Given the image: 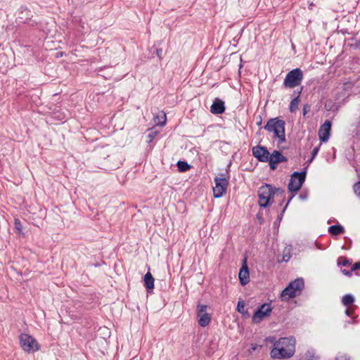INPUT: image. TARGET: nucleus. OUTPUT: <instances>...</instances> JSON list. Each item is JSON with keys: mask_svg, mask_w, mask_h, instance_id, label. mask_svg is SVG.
I'll return each instance as SVG.
<instances>
[{"mask_svg": "<svg viewBox=\"0 0 360 360\" xmlns=\"http://www.w3.org/2000/svg\"><path fill=\"white\" fill-rule=\"evenodd\" d=\"M252 349H253V350H255V349H256V347H252Z\"/></svg>", "mask_w": 360, "mask_h": 360, "instance_id": "obj_40", "label": "nucleus"}, {"mask_svg": "<svg viewBox=\"0 0 360 360\" xmlns=\"http://www.w3.org/2000/svg\"><path fill=\"white\" fill-rule=\"evenodd\" d=\"M257 193L259 206L266 207L272 198L275 195H281L282 197L284 191L281 188H274L271 185L265 184L259 187Z\"/></svg>", "mask_w": 360, "mask_h": 360, "instance_id": "obj_3", "label": "nucleus"}, {"mask_svg": "<svg viewBox=\"0 0 360 360\" xmlns=\"http://www.w3.org/2000/svg\"><path fill=\"white\" fill-rule=\"evenodd\" d=\"M300 360H316L314 353L311 351H307L300 357Z\"/></svg>", "mask_w": 360, "mask_h": 360, "instance_id": "obj_24", "label": "nucleus"}, {"mask_svg": "<svg viewBox=\"0 0 360 360\" xmlns=\"http://www.w3.org/2000/svg\"><path fill=\"white\" fill-rule=\"evenodd\" d=\"M166 113L163 111L160 112L157 115L154 117V122L157 125L162 127L166 124Z\"/></svg>", "mask_w": 360, "mask_h": 360, "instance_id": "obj_17", "label": "nucleus"}, {"mask_svg": "<svg viewBox=\"0 0 360 360\" xmlns=\"http://www.w3.org/2000/svg\"><path fill=\"white\" fill-rule=\"evenodd\" d=\"M354 297L350 294L345 295V296H343V297L342 299V302L345 306H348V305L352 304L354 302Z\"/></svg>", "mask_w": 360, "mask_h": 360, "instance_id": "obj_23", "label": "nucleus"}, {"mask_svg": "<svg viewBox=\"0 0 360 360\" xmlns=\"http://www.w3.org/2000/svg\"><path fill=\"white\" fill-rule=\"evenodd\" d=\"M285 126V121L279 119L278 117H274L269 119L264 128L269 132L274 133L273 138L278 139V143H283L286 140Z\"/></svg>", "mask_w": 360, "mask_h": 360, "instance_id": "obj_2", "label": "nucleus"}, {"mask_svg": "<svg viewBox=\"0 0 360 360\" xmlns=\"http://www.w3.org/2000/svg\"><path fill=\"white\" fill-rule=\"evenodd\" d=\"M293 196H294V195H292L289 198V200H288V202H287L286 206L289 204V202H290V200L292 199Z\"/></svg>", "mask_w": 360, "mask_h": 360, "instance_id": "obj_35", "label": "nucleus"}, {"mask_svg": "<svg viewBox=\"0 0 360 360\" xmlns=\"http://www.w3.org/2000/svg\"><path fill=\"white\" fill-rule=\"evenodd\" d=\"M244 308H245L244 301H238V305H237V311L240 314H243Z\"/></svg>", "mask_w": 360, "mask_h": 360, "instance_id": "obj_26", "label": "nucleus"}, {"mask_svg": "<svg viewBox=\"0 0 360 360\" xmlns=\"http://www.w3.org/2000/svg\"><path fill=\"white\" fill-rule=\"evenodd\" d=\"M215 186L213 188L214 197L221 198L226 191L228 180L224 177H216L214 179Z\"/></svg>", "mask_w": 360, "mask_h": 360, "instance_id": "obj_8", "label": "nucleus"}, {"mask_svg": "<svg viewBox=\"0 0 360 360\" xmlns=\"http://www.w3.org/2000/svg\"><path fill=\"white\" fill-rule=\"evenodd\" d=\"M207 306L205 304H199L198 306V316L207 314Z\"/></svg>", "mask_w": 360, "mask_h": 360, "instance_id": "obj_25", "label": "nucleus"}, {"mask_svg": "<svg viewBox=\"0 0 360 360\" xmlns=\"http://www.w3.org/2000/svg\"><path fill=\"white\" fill-rule=\"evenodd\" d=\"M303 79V72L300 68L290 70L286 75L283 85L287 88H295L299 86Z\"/></svg>", "mask_w": 360, "mask_h": 360, "instance_id": "obj_5", "label": "nucleus"}, {"mask_svg": "<svg viewBox=\"0 0 360 360\" xmlns=\"http://www.w3.org/2000/svg\"><path fill=\"white\" fill-rule=\"evenodd\" d=\"M331 129V123L330 121H326L323 125L321 126L319 131V139L322 142L328 141L330 137V131Z\"/></svg>", "mask_w": 360, "mask_h": 360, "instance_id": "obj_12", "label": "nucleus"}, {"mask_svg": "<svg viewBox=\"0 0 360 360\" xmlns=\"http://www.w3.org/2000/svg\"><path fill=\"white\" fill-rule=\"evenodd\" d=\"M319 150V147H315L311 152V158L310 162L316 156Z\"/></svg>", "mask_w": 360, "mask_h": 360, "instance_id": "obj_30", "label": "nucleus"}, {"mask_svg": "<svg viewBox=\"0 0 360 360\" xmlns=\"http://www.w3.org/2000/svg\"><path fill=\"white\" fill-rule=\"evenodd\" d=\"M19 340L21 347L27 352H34L39 349L37 340L32 336L27 333L20 334Z\"/></svg>", "mask_w": 360, "mask_h": 360, "instance_id": "obj_6", "label": "nucleus"}, {"mask_svg": "<svg viewBox=\"0 0 360 360\" xmlns=\"http://www.w3.org/2000/svg\"><path fill=\"white\" fill-rule=\"evenodd\" d=\"M353 188L355 194L360 198V181L356 183L354 185Z\"/></svg>", "mask_w": 360, "mask_h": 360, "instance_id": "obj_27", "label": "nucleus"}, {"mask_svg": "<svg viewBox=\"0 0 360 360\" xmlns=\"http://www.w3.org/2000/svg\"><path fill=\"white\" fill-rule=\"evenodd\" d=\"M304 115H306V110L305 108L304 109V112H303Z\"/></svg>", "mask_w": 360, "mask_h": 360, "instance_id": "obj_38", "label": "nucleus"}, {"mask_svg": "<svg viewBox=\"0 0 360 360\" xmlns=\"http://www.w3.org/2000/svg\"><path fill=\"white\" fill-rule=\"evenodd\" d=\"M295 351V338H281L278 340L275 341L270 354L273 359H288L294 355Z\"/></svg>", "mask_w": 360, "mask_h": 360, "instance_id": "obj_1", "label": "nucleus"}, {"mask_svg": "<svg viewBox=\"0 0 360 360\" xmlns=\"http://www.w3.org/2000/svg\"><path fill=\"white\" fill-rule=\"evenodd\" d=\"M300 104V98L297 96L296 98H293L289 106V110L290 112H295L298 109V105Z\"/></svg>", "mask_w": 360, "mask_h": 360, "instance_id": "obj_20", "label": "nucleus"}, {"mask_svg": "<svg viewBox=\"0 0 360 360\" xmlns=\"http://www.w3.org/2000/svg\"><path fill=\"white\" fill-rule=\"evenodd\" d=\"M224 110V103L222 101L216 98L210 107L211 112L217 115L223 113Z\"/></svg>", "mask_w": 360, "mask_h": 360, "instance_id": "obj_14", "label": "nucleus"}, {"mask_svg": "<svg viewBox=\"0 0 360 360\" xmlns=\"http://www.w3.org/2000/svg\"><path fill=\"white\" fill-rule=\"evenodd\" d=\"M306 172H295L288 184V190L290 192H297L300 189L306 179Z\"/></svg>", "mask_w": 360, "mask_h": 360, "instance_id": "obj_7", "label": "nucleus"}, {"mask_svg": "<svg viewBox=\"0 0 360 360\" xmlns=\"http://www.w3.org/2000/svg\"><path fill=\"white\" fill-rule=\"evenodd\" d=\"M345 313L347 315L350 316V314H352V311L350 309H347L345 311Z\"/></svg>", "mask_w": 360, "mask_h": 360, "instance_id": "obj_34", "label": "nucleus"}, {"mask_svg": "<svg viewBox=\"0 0 360 360\" xmlns=\"http://www.w3.org/2000/svg\"><path fill=\"white\" fill-rule=\"evenodd\" d=\"M198 317H199L198 323L202 327L207 326L210 322L211 318H210V316L207 313L203 314L202 315H201Z\"/></svg>", "mask_w": 360, "mask_h": 360, "instance_id": "obj_19", "label": "nucleus"}, {"mask_svg": "<svg viewBox=\"0 0 360 360\" xmlns=\"http://www.w3.org/2000/svg\"><path fill=\"white\" fill-rule=\"evenodd\" d=\"M144 285L147 290L154 288V278L150 272H147L144 276Z\"/></svg>", "mask_w": 360, "mask_h": 360, "instance_id": "obj_16", "label": "nucleus"}, {"mask_svg": "<svg viewBox=\"0 0 360 360\" xmlns=\"http://www.w3.org/2000/svg\"><path fill=\"white\" fill-rule=\"evenodd\" d=\"M287 158L282 155L280 151L274 150L271 154L269 153V163L270 168L273 170L276 169L277 165L280 162H286Z\"/></svg>", "mask_w": 360, "mask_h": 360, "instance_id": "obj_11", "label": "nucleus"}, {"mask_svg": "<svg viewBox=\"0 0 360 360\" xmlns=\"http://www.w3.org/2000/svg\"><path fill=\"white\" fill-rule=\"evenodd\" d=\"M159 131L155 130L154 128H151L150 129H148V135H147V138H148V143H151L153 139H155V137L158 134Z\"/></svg>", "mask_w": 360, "mask_h": 360, "instance_id": "obj_22", "label": "nucleus"}, {"mask_svg": "<svg viewBox=\"0 0 360 360\" xmlns=\"http://www.w3.org/2000/svg\"><path fill=\"white\" fill-rule=\"evenodd\" d=\"M249 269L246 264V260H244V264L240 269L238 277L242 285H246L250 281Z\"/></svg>", "mask_w": 360, "mask_h": 360, "instance_id": "obj_13", "label": "nucleus"}, {"mask_svg": "<svg viewBox=\"0 0 360 360\" xmlns=\"http://www.w3.org/2000/svg\"><path fill=\"white\" fill-rule=\"evenodd\" d=\"M335 360H349V359L347 357L346 355L340 354L336 357Z\"/></svg>", "mask_w": 360, "mask_h": 360, "instance_id": "obj_31", "label": "nucleus"}, {"mask_svg": "<svg viewBox=\"0 0 360 360\" xmlns=\"http://www.w3.org/2000/svg\"><path fill=\"white\" fill-rule=\"evenodd\" d=\"M156 54L158 56V58L160 59H161L162 58V49H158L156 50Z\"/></svg>", "mask_w": 360, "mask_h": 360, "instance_id": "obj_33", "label": "nucleus"}, {"mask_svg": "<svg viewBox=\"0 0 360 360\" xmlns=\"http://www.w3.org/2000/svg\"><path fill=\"white\" fill-rule=\"evenodd\" d=\"M14 227L20 233L22 231V225H21L20 221L18 219H15Z\"/></svg>", "mask_w": 360, "mask_h": 360, "instance_id": "obj_28", "label": "nucleus"}, {"mask_svg": "<svg viewBox=\"0 0 360 360\" xmlns=\"http://www.w3.org/2000/svg\"><path fill=\"white\" fill-rule=\"evenodd\" d=\"M338 262L340 264H342L344 266H347L349 264V262L345 257H340Z\"/></svg>", "mask_w": 360, "mask_h": 360, "instance_id": "obj_29", "label": "nucleus"}, {"mask_svg": "<svg viewBox=\"0 0 360 360\" xmlns=\"http://www.w3.org/2000/svg\"><path fill=\"white\" fill-rule=\"evenodd\" d=\"M300 198H302V199H304V198H305V197H304V196H302V195L300 196Z\"/></svg>", "mask_w": 360, "mask_h": 360, "instance_id": "obj_39", "label": "nucleus"}, {"mask_svg": "<svg viewBox=\"0 0 360 360\" xmlns=\"http://www.w3.org/2000/svg\"><path fill=\"white\" fill-rule=\"evenodd\" d=\"M252 155L259 161L267 162L269 160V152L266 147L257 146H254L252 149Z\"/></svg>", "mask_w": 360, "mask_h": 360, "instance_id": "obj_10", "label": "nucleus"}, {"mask_svg": "<svg viewBox=\"0 0 360 360\" xmlns=\"http://www.w3.org/2000/svg\"><path fill=\"white\" fill-rule=\"evenodd\" d=\"M342 272L345 274H347L348 275L349 274V272L347 271L346 270H343Z\"/></svg>", "mask_w": 360, "mask_h": 360, "instance_id": "obj_37", "label": "nucleus"}, {"mask_svg": "<svg viewBox=\"0 0 360 360\" xmlns=\"http://www.w3.org/2000/svg\"><path fill=\"white\" fill-rule=\"evenodd\" d=\"M176 165L179 171L181 172H186L191 167V166L186 162L184 161H179Z\"/></svg>", "mask_w": 360, "mask_h": 360, "instance_id": "obj_21", "label": "nucleus"}, {"mask_svg": "<svg viewBox=\"0 0 360 360\" xmlns=\"http://www.w3.org/2000/svg\"><path fill=\"white\" fill-rule=\"evenodd\" d=\"M352 271H355L360 269V262H356L352 266Z\"/></svg>", "mask_w": 360, "mask_h": 360, "instance_id": "obj_32", "label": "nucleus"}, {"mask_svg": "<svg viewBox=\"0 0 360 360\" xmlns=\"http://www.w3.org/2000/svg\"><path fill=\"white\" fill-rule=\"evenodd\" d=\"M32 16V15L30 10L23 6L20 7L18 15L20 22H25L27 20L31 19Z\"/></svg>", "mask_w": 360, "mask_h": 360, "instance_id": "obj_15", "label": "nucleus"}, {"mask_svg": "<svg viewBox=\"0 0 360 360\" xmlns=\"http://www.w3.org/2000/svg\"><path fill=\"white\" fill-rule=\"evenodd\" d=\"M285 257H286V256L283 257V261H288L289 259V257L287 259Z\"/></svg>", "mask_w": 360, "mask_h": 360, "instance_id": "obj_36", "label": "nucleus"}, {"mask_svg": "<svg viewBox=\"0 0 360 360\" xmlns=\"http://www.w3.org/2000/svg\"><path fill=\"white\" fill-rule=\"evenodd\" d=\"M272 308L269 304L264 303L259 307L252 316V322L255 323H260L265 317L270 315Z\"/></svg>", "mask_w": 360, "mask_h": 360, "instance_id": "obj_9", "label": "nucleus"}, {"mask_svg": "<svg viewBox=\"0 0 360 360\" xmlns=\"http://www.w3.org/2000/svg\"><path fill=\"white\" fill-rule=\"evenodd\" d=\"M304 285L302 278H297L290 282L281 294L282 300L288 301L290 298L299 295L304 288Z\"/></svg>", "mask_w": 360, "mask_h": 360, "instance_id": "obj_4", "label": "nucleus"}, {"mask_svg": "<svg viewBox=\"0 0 360 360\" xmlns=\"http://www.w3.org/2000/svg\"><path fill=\"white\" fill-rule=\"evenodd\" d=\"M344 228L341 225H333L328 229V232L333 236H338L344 233Z\"/></svg>", "mask_w": 360, "mask_h": 360, "instance_id": "obj_18", "label": "nucleus"}, {"mask_svg": "<svg viewBox=\"0 0 360 360\" xmlns=\"http://www.w3.org/2000/svg\"><path fill=\"white\" fill-rule=\"evenodd\" d=\"M285 208H287V206H285V208H283V212L285 210Z\"/></svg>", "mask_w": 360, "mask_h": 360, "instance_id": "obj_42", "label": "nucleus"}, {"mask_svg": "<svg viewBox=\"0 0 360 360\" xmlns=\"http://www.w3.org/2000/svg\"><path fill=\"white\" fill-rule=\"evenodd\" d=\"M285 208H287V206H285V208H283V212L285 210Z\"/></svg>", "mask_w": 360, "mask_h": 360, "instance_id": "obj_41", "label": "nucleus"}]
</instances>
